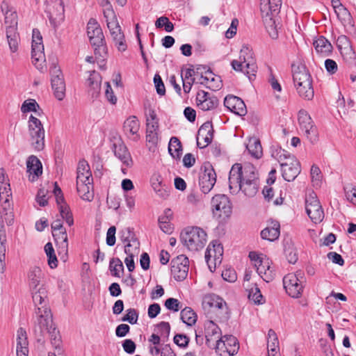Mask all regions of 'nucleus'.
<instances>
[{
  "label": "nucleus",
  "mask_w": 356,
  "mask_h": 356,
  "mask_svg": "<svg viewBox=\"0 0 356 356\" xmlns=\"http://www.w3.org/2000/svg\"><path fill=\"white\" fill-rule=\"evenodd\" d=\"M230 192L236 194L239 191L248 196L254 197L258 192L259 178L256 168L251 163H235L229 175Z\"/></svg>",
  "instance_id": "nucleus-1"
},
{
  "label": "nucleus",
  "mask_w": 356,
  "mask_h": 356,
  "mask_svg": "<svg viewBox=\"0 0 356 356\" xmlns=\"http://www.w3.org/2000/svg\"><path fill=\"white\" fill-rule=\"evenodd\" d=\"M0 8L4 16L3 24L6 29V36L9 49L11 53H16L18 51L20 42L19 34L17 31V12L6 1H3Z\"/></svg>",
  "instance_id": "nucleus-2"
},
{
  "label": "nucleus",
  "mask_w": 356,
  "mask_h": 356,
  "mask_svg": "<svg viewBox=\"0 0 356 356\" xmlns=\"http://www.w3.org/2000/svg\"><path fill=\"white\" fill-rule=\"evenodd\" d=\"M293 81L294 87L300 97L311 100L314 95L312 79L307 69L302 64L292 65Z\"/></svg>",
  "instance_id": "nucleus-3"
},
{
  "label": "nucleus",
  "mask_w": 356,
  "mask_h": 356,
  "mask_svg": "<svg viewBox=\"0 0 356 356\" xmlns=\"http://www.w3.org/2000/svg\"><path fill=\"white\" fill-rule=\"evenodd\" d=\"M272 156L281 166L283 178L287 181H293L300 172V165L296 158L283 149H277Z\"/></svg>",
  "instance_id": "nucleus-4"
},
{
  "label": "nucleus",
  "mask_w": 356,
  "mask_h": 356,
  "mask_svg": "<svg viewBox=\"0 0 356 356\" xmlns=\"http://www.w3.org/2000/svg\"><path fill=\"white\" fill-rule=\"evenodd\" d=\"M231 65L233 70L243 72L251 80L255 76L257 70L252 49L248 44H243L240 50L238 59L233 60Z\"/></svg>",
  "instance_id": "nucleus-5"
},
{
  "label": "nucleus",
  "mask_w": 356,
  "mask_h": 356,
  "mask_svg": "<svg viewBox=\"0 0 356 356\" xmlns=\"http://www.w3.org/2000/svg\"><path fill=\"white\" fill-rule=\"evenodd\" d=\"M260 1V10L263 21L271 37L275 38L277 37V33L274 31L276 28L275 17L280 13L282 0Z\"/></svg>",
  "instance_id": "nucleus-6"
},
{
  "label": "nucleus",
  "mask_w": 356,
  "mask_h": 356,
  "mask_svg": "<svg viewBox=\"0 0 356 356\" xmlns=\"http://www.w3.org/2000/svg\"><path fill=\"white\" fill-rule=\"evenodd\" d=\"M181 240L189 251L197 252L205 246L207 242V234L199 227H189L181 234Z\"/></svg>",
  "instance_id": "nucleus-7"
},
{
  "label": "nucleus",
  "mask_w": 356,
  "mask_h": 356,
  "mask_svg": "<svg viewBox=\"0 0 356 356\" xmlns=\"http://www.w3.org/2000/svg\"><path fill=\"white\" fill-rule=\"evenodd\" d=\"M42 269L38 266L30 268L28 275V284L32 293L34 304H41L47 299V291L41 284L42 279Z\"/></svg>",
  "instance_id": "nucleus-8"
},
{
  "label": "nucleus",
  "mask_w": 356,
  "mask_h": 356,
  "mask_svg": "<svg viewBox=\"0 0 356 356\" xmlns=\"http://www.w3.org/2000/svg\"><path fill=\"white\" fill-rule=\"evenodd\" d=\"M36 307L35 314L38 316V325L42 334L45 332L50 335L51 339L55 335L60 336L53 323L52 315L50 309L47 307V299L41 304H35Z\"/></svg>",
  "instance_id": "nucleus-9"
},
{
  "label": "nucleus",
  "mask_w": 356,
  "mask_h": 356,
  "mask_svg": "<svg viewBox=\"0 0 356 356\" xmlns=\"http://www.w3.org/2000/svg\"><path fill=\"white\" fill-rule=\"evenodd\" d=\"M249 258L264 281L270 282L274 279L275 270L272 266V261L266 255L250 252Z\"/></svg>",
  "instance_id": "nucleus-10"
},
{
  "label": "nucleus",
  "mask_w": 356,
  "mask_h": 356,
  "mask_svg": "<svg viewBox=\"0 0 356 356\" xmlns=\"http://www.w3.org/2000/svg\"><path fill=\"white\" fill-rule=\"evenodd\" d=\"M28 128L31 146L35 151L42 150L45 145V131L41 121L31 115L28 121Z\"/></svg>",
  "instance_id": "nucleus-11"
},
{
  "label": "nucleus",
  "mask_w": 356,
  "mask_h": 356,
  "mask_svg": "<svg viewBox=\"0 0 356 356\" xmlns=\"http://www.w3.org/2000/svg\"><path fill=\"white\" fill-rule=\"evenodd\" d=\"M305 278L301 272L289 273L283 278V284L286 293L293 298H299L304 291Z\"/></svg>",
  "instance_id": "nucleus-12"
},
{
  "label": "nucleus",
  "mask_w": 356,
  "mask_h": 356,
  "mask_svg": "<svg viewBox=\"0 0 356 356\" xmlns=\"http://www.w3.org/2000/svg\"><path fill=\"white\" fill-rule=\"evenodd\" d=\"M211 209L215 218L225 220L232 213V204L227 195L217 194L211 198Z\"/></svg>",
  "instance_id": "nucleus-13"
},
{
  "label": "nucleus",
  "mask_w": 356,
  "mask_h": 356,
  "mask_svg": "<svg viewBox=\"0 0 356 356\" xmlns=\"http://www.w3.org/2000/svg\"><path fill=\"white\" fill-rule=\"evenodd\" d=\"M87 35L90 44L95 47V53H106L104 36L102 30L95 19H90L87 24Z\"/></svg>",
  "instance_id": "nucleus-14"
},
{
  "label": "nucleus",
  "mask_w": 356,
  "mask_h": 356,
  "mask_svg": "<svg viewBox=\"0 0 356 356\" xmlns=\"http://www.w3.org/2000/svg\"><path fill=\"white\" fill-rule=\"evenodd\" d=\"M32 51L31 57L32 62L34 65L40 72L46 70L45 56L44 53V45L42 44V38L38 30H33L32 39Z\"/></svg>",
  "instance_id": "nucleus-15"
},
{
  "label": "nucleus",
  "mask_w": 356,
  "mask_h": 356,
  "mask_svg": "<svg viewBox=\"0 0 356 356\" xmlns=\"http://www.w3.org/2000/svg\"><path fill=\"white\" fill-rule=\"evenodd\" d=\"M214 348L220 356H233L237 353L239 344L235 337L225 335L217 341Z\"/></svg>",
  "instance_id": "nucleus-16"
},
{
  "label": "nucleus",
  "mask_w": 356,
  "mask_h": 356,
  "mask_svg": "<svg viewBox=\"0 0 356 356\" xmlns=\"http://www.w3.org/2000/svg\"><path fill=\"white\" fill-rule=\"evenodd\" d=\"M298 122L300 129L305 134L307 138L312 143L318 140V131L314 122L305 110H300L298 113Z\"/></svg>",
  "instance_id": "nucleus-17"
},
{
  "label": "nucleus",
  "mask_w": 356,
  "mask_h": 356,
  "mask_svg": "<svg viewBox=\"0 0 356 356\" xmlns=\"http://www.w3.org/2000/svg\"><path fill=\"white\" fill-rule=\"evenodd\" d=\"M50 74L54 95L58 100H63L65 96V83L60 69L54 63L50 67Z\"/></svg>",
  "instance_id": "nucleus-18"
},
{
  "label": "nucleus",
  "mask_w": 356,
  "mask_h": 356,
  "mask_svg": "<svg viewBox=\"0 0 356 356\" xmlns=\"http://www.w3.org/2000/svg\"><path fill=\"white\" fill-rule=\"evenodd\" d=\"M305 209L307 215L314 223L321 222L324 218V211L316 195L314 193L307 196Z\"/></svg>",
  "instance_id": "nucleus-19"
},
{
  "label": "nucleus",
  "mask_w": 356,
  "mask_h": 356,
  "mask_svg": "<svg viewBox=\"0 0 356 356\" xmlns=\"http://www.w3.org/2000/svg\"><path fill=\"white\" fill-rule=\"evenodd\" d=\"M189 270V260L184 254L174 258L171 261V273L177 281H182L187 277Z\"/></svg>",
  "instance_id": "nucleus-20"
},
{
  "label": "nucleus",
  "mask_w": 356,
  "mask_h": 356,
  "mask_svg": "<svg viewBox=\"0 0 356 356\" xmlns=\"http://www.w3.org/2000/svg\"><path fill=\"white\" fill-rule=\"evenodd\" d=\"M222 255L223 248L221 244L211 243L208 245L205 252V260L211 272L215 270L216 266L221 264Z\"/></svg>",
  "instance_id": "nucleus-21"
},
{
  "label": "nucleus",
  "mask_w": 356,
  "mask_h": 356,
  "mask_svg": "<svg viewBox=\"0 0 356 356\" xmlns=\"http://www.w3.org/2000/svg\"><path fill=\"white\" fill-rule=\"evenodd\" d=\"M54 193L61 218L70 227L74 225L73 215L64 200L61 189L58 187L56 182L54 183Z\"/></svg>",
  "instance_id": "nucleus-22"
},
{
  "label": "nucleus",
  "mask_w": 356,
  "mask_h": 356,
  "mask_svg": "<svg viewBox=\"0 0 356 356\" xmlns=\"http://www.w3.org/2000/svg\"><path fill=\"white\" fill-rule=\"evenodd\" d=\"M332 7L344 28L348 30H352L354 26L353 17L348 10L341 3L340 0H332Z\"/></svg>",
  "instance_id": "nucleus-23"
},
{
  "label": "nucleus",
  "mask_w": 356,
  "mask_h": 356,
  "mask_svg": "<svg viewBox=\"0 0 356 356\" xmlns=\"http://www.w3.org/2000/svg\"><path fill=\"white\" fill-rule=\"evenodd\" d=\"M216 182V174L211 165L204 166L200 173L199 185L201 191L204 194L209 193L213 188Z\"/></svg>",
  "instance_id": "nucleus-24"
},
{
  "label": "nucleus",
  "mask_w": 356,
  "mask_h": 356,
  "mask_svg": "<svg viewBox=\"0 0 356 356\" xmlns=\"http://www.w3.org/2000/svg\"><path fill=\"white\" fill-rule=\"evenodd\" d=\"M196 83L204 85L207 88L214 91L218 90L222 86L220 77L216 76L209 70H205L204 72H200V75L199 79H197Z\"/></svg>",
  "instance_id": "nucleus-25"
},
{
  "label": "nucleus",
  "mask_w": 356,
  "mask_h": 356,
  "mask_svg": "<svg viewBox=\"0 0 356 356\" xmlns=\"http://www.w3.org/2000/svg\"><path fill=\"white\" fill-rule=\"evenodd\" d=\"M204 336L207 346L214 347L221 338V330L213 321H207L204 323Z\"/></svg>",
  "instance_id": "nucleus-26"
},
{
  "label": "nucleus",
  "mask_w": 356,
  "mask_h": 356,
  "mask_svg": "<svg viewBox=\"0 0 356 356\" xmlns=\"http://www.w3.org/2000/svg\"><path fill=\"white\" fill-rule=\"evenodd\" d=\"M197 106L202 111H209L215 108L218 104V100L204 90H200L196 95Z\"/></svg>",
  "instance_id": "nucleus-27"
},
{
  "label": "nucleus",
  "mask_w": 356,
  "mask_h": 356,
  "mask_svg": "<svg viewBox=\"0 0 356 356\" xmlns=\"http://www.w3.org/2000/svg\"><path fill=\"white\" fill-rule=\"evenodd\" d=\"M212 124L207 122L204 123L199 129L197 134V145L200 148L207 147L212 140Z\"/></svg>",
  "instance_id": "nucleus-28"
},
{
  "label": "nucleus",
  "mask_w": 356,
  "mask_h": 356,
  "mask_svg": "<svg viewBox=\"0 0 356 356\" xmlns=\"http://www.w3.org/2000/svg\"><path fill=\"white\" fill-rule=\"evenodd\" d=\"M201 68H197V71L193 69L188 68L183 71L181 74L183 90L186 94L189 93L191 90L193 85L197 81L200 75Z\"/></svg>",
  "instance_id": "nucleus-29"
},
{
  "label": "nucleus",
  "mask_w": 356,
  "mask_h": 356,
  "mask_svg": "<svg viewBox=\"0 0 356 356\" xmlns=\"http://www.w3.org/2000/svg\"><path fill=\"white\" fill-rule=\"evenodd\" d=\"M202 304L205 308H209L212 312L218 310L220 314H222L227 309L226 302L215 294L205 296Z\"/></svg>",
  "instance_id": "nucleus-30"
},
{
  "label": "nucleus",
  "mask_w": 356,
  "mask_h": 356,
  "mask_svg": "<svg viewBox=\"0 0 356 356\" xmlns=\"http://www.w3.org/2000/svg\"><path fill=\"white\" fill-rule=\"evenodd\" d=\"M224 105L232 112L240 116H243L247 113V109L243 101L236 96L230 95L225 98Z\"/></svg>",
  "instance_id": "nucleus-31"
},
{
  "label": "nucleus",
  "mask_w": 356,
  "mask_h": 356,
  "mask_svg": "<svg viewBox=\"0 0 356 356\" xmlns=\"http://www.w3.org/2000/svg\"><path fill=\"white\" fill-rule=\"evenodd\" d=\"M140 122L136 116L129 117L124 122L123 130L127 137L134 141L140 138Z\"/></svg>",
  "instance_id": "nucleus-32"
},
{
  "label": "nucleus",
  "mask_w": 356,
  "mask_h": 356,
  "mask_svg": "<svg viewBox=\"0 0 356 356\" xmlns=\"http://www.w3.org/2000/svg\"><path fill=\"white\" fill-rule=\"evenodd\" d=\"M113 149L115 156L122 162V163L127 167H131L133 164V161L131 154L124 145V144L118 141L113 144Z\"/></svg>",
  "instance_id": "nucleus-33"
},
{
  "label": "nucleus",
  "mask_w": 356,
  "mask_h": 356,
  "mask_svg": "<svg viewBox=\"0 0 356 356\" xmlns=\"http://www.w3.org/2000/svg\"><path fill=\"white\" fill-rule=\"evenodd\" d=\"M27 173L29 179L35 181L42 173V165L40 161L35 156H30L26 161Z\"/></svg>",
  "instance_id": "nucleus-34"
},
{
  "label": "nucleus",
  "mask_w": 356,
  "mask_h": 356,
  "mask_svg": "<svg viewBox=\"0 0 356 356\" xmlns=\"http://www.w3.org/2000/svg\"><path fill=\"white\" fill-rule=\"evenodd\" d=\"M16 353L17 356L29 355V341L26 330L20 327L17 331L16 339Z\"/></svg>",
  "instance_id": "nucleus-35"
},
{
  "label": "nucleus",
  "mask_w": 356,
  "mask_h": 356,
  "mask_svg": "<svg viewBox=\"0 0 356 356\" xmlns=\"http://www.w3.org/2000/svg\"><path fill=\"white\" fill-rule=\"evenodd\" d=\"M102 77L100 74L95 70L90 72L86 83L88 87V92L92 97H97L101 90Z\"/></svg>",
  "instance_id": "nucleus-36"
},
{
  "label": "nucleus",
  "mask_w": 356,
  "mask_h": 356,
  "mask_svg": "<svg viewBox=\"0 0 356 356\" xmlns=\"http://www.w3.org/2000/svg\"><path fill=\"white\" fill-rule=\"evenodd\" d=\"M151 186L158 196L165 198L169 195V188L163 183L162 177L159 174H154L150 179Z\"/></svg>",
  "instance_id": "nucleus-37"
},
{
  "label": "nucleus",
  "mask_w": 356,
  "mask_h": 356,
  "mask_svg": "<svg viewBox=\"0 0 356 356\" xmlns=\"http://www.w3.org/2000/svg\"><path fill=\"white\" fill-rule=\"evenodd\" d=\"M267 350V356H281L278 337L275 332L272 329H270L268 332Z\"/></svg>",
  "instance_id": "nucleus-38"
},
{
  "label": "nucleus",
  "mask_w": 356,
  "mask_h": 356,
  "mask_svg": "<svg viewBox=\"0 0 356 356\" xmlns=\"http://www.w3.org/2000/svg\"><path fill=\"white\" fill-rule=\"evenodd\" d=\"M11 196V189L9 180L6 176L3 169H0V200L5 204L9 202Z\"/></svg>",
  "instance_id": "nucleus-39"
},
{
  "label": "nucleus",
  "mask_w": 356,
  "mask_h": 356,
  "mask_svg": "<svg viewBox=\"0 0 356 356\" xmlns=\"http://www.w3.org/2000/svg\"><path fill=\"white\" fill-rule=\"evenodd\" d=\"M76 174V183L92 181L90 166L85 160L79 161Z\"/></svg>",
  "instance_id": "nucleus-40"
},
{
  "label": "nucleus",
  "mask_w": 356,
  "mask_h": 356,
  "mask_svg": "<svg viewBox=\"0 0 356 356\" xmlns=\"http://www.w3.org/2000/svg\"><path fill=\"white\" fill-rule=\"evenodd\" d=\"M280 223L277 221H272L267 227L261 231V238L270 241L277 239L280 234Z\"/></svg>",
  "instance_id": "nucleus-41"
},
{
  "label": "nucleus",
  "mask_w": 356,
  "mask_h": 356,
  "mask_svg": "<svg viewBox=\"0 0 356 356\" xmlns=\"http://www.w3.org/2000/svg\"><path fill=\"white\" fill-rule=\"evenodd\" d=\"M313 44L316 52L324 56H328L332 51L331 43L323 36L318 37Z\"/></svg>",
  "instance_id": "nucleus-42"
},
{
  "label": "nucleus",
  "mask_w": 356,
  "mask_h": 356,
  "mask_svg": "<svg viewBox=\"0 0 356 356\" xmlns=\"http://www.w3.org/2000/svg\"><path fill=\"white\" fill-rule=\"evenodd\" d=\"M52 234L60 252L67 254L68 251V238L66 229L53 232Z\"/></svg>",
  "instance_id": "nucleus-43"
},
{
  "label": "nucleus",
  "mask_w": 356,
  "mask_h": 356,
  "mask_svg": "<svg viewBox=\"0 0 356 356\" xmlns=\"http://www.w3.org/2000/svg\"><path fill=\"white\" fill-rule=\"evenodd\" d=\"M92 181L76 183V189L80 197L90 202L93 199Z\"/></svg>",
  "instance_id": "nucleus-44"
},
{
  "label": "nucleus",
  "mask_w": 356,
  "mask_h": 356,
  "mask_svg": "<svg viewBox=\"0 0 356 356\" xmlns=\"http://www.w3.org/2000/svg\"><path fill=\"white\" fill-rule=\"evenodd\" d=\"M110 33L118 50L121 52L124 51L127 48V45L121 28L110 31Z\"/></svg>",
  "instance_id": "nucleus-45"
},
{
  "label": "nucleus",
  "mask_w": 356,
  "mask_h": 356,
  "mask_svg": "<svg viewBox=\"0 0 356 356\" xmlns=\"http://www.w3.org/2000/svg\"><path fill=\"white\" fill-rule=\"evenodd\" d=\"M108 8L104 10V15L106 18L107 26L109 31L115 30L120 28L113 10L111 8L108 1H106Z\"/></svg>",
  "instance_id": "nucleus-46"
},
{
  "label": "nucleus",
  "mask_w": 356,
  "mask_h": 356,
  "mask_svg": "<svg viewBox=\"0 0 356 356\" xmlns=\"http://www.w3.org/2000/svg\"><path fill=\"white\" fill-rule=\"evenodd\" d=\"M249 153L254 158L259 159L263 155L262 147L257 138H250L246 145Z\"/></svg>",
  "instance_id": "nucleus-47"
},
{
  "label": "nucleus",
  "mask_w": 356,
  "mask_h": 356,
  "mask_svg": "<svg viewBox=\"0 0 356 356\" xmlns=\"http://www.w3.org/2000/svg\"><path fill=\"white\" fill-rule=\"evenodd\" d=\"M168 152L174 159H179L182 154V147L177 137H172L168 145Z\"/></svg>",
  "instance_id": "nucleus-48"
},
{
  "label": "nucleus",
  "mask_w": 356,
  "mask_h": 356,
  "mask_svg": "<svg viewBox=\"0 0 356 356\" xmlns=\"http://www.w3.org/2000/svg\"><path fill=\"white\" fill-rule=\"evenodd\" d=\"M140 252L139 241L132 237L128 240L127 243L124 245V252L127 256L137 257Z\"/></svg>",
  "instance_id": "nucleus-49"
},
{
  "label": "nucleus",
  "mask_w": 356,
  "mask_h": 356,
  "mask_svg": "<svg viewBox=\"0 0 356 356\" xmlns=\"http://www.w3.org/2000/svg\"><path fill=\"white\" fill-rule=\"evenodd\" d=\"M248 291L249 300L252 301L255 305H262L265 302V298L256 284Z\"/></svg>",
  "instance_id": "nucleus-50"
},
{
  "label": "nucleus",
  "mask_w": 356,
  "mask_h": 356,
  "mask_svg": "<svg viewBox=\"0 0 356 356\" xmlns=\"http://www.w3.org/2000/svg\"><path fill=\"white\" fill-rule=\"evenodd\" d=\"M181 319L187 325H194L197 321V315L190 307H185L181 311Z\"/></svg>",
  "instance_id": "nucleus-51"
},
{
  "label": "nucleus",
  "mask_w": 356,
  "mask_h": 356,
  "mask_svg": "<svg viewBox=\"0 0 356 356\" xmlns=\"http://www.w3.org/2000/svg\"><path fill=\"white\" fill-rule=\"evenodd\" d=\"M40 106L34 99H27L24 101L22 105L21 111L22 113H28L30 111L35 112V114L40 115Z\"/></svg>",
  "instance_id": "nucleus-52"
},
{
  "label": "nucleus",
  "mask_w": 356,
  "mask_h": 356,
  "mask_svg": "<svg viewBox=\"0 0 356 356\" xmlns=\"http://www.w3.org/2000/svg\"><path fill=\"white\" fill-rule=\"evenodd\" d=\"M109 267L112 275L115 277H120L124 270L122 262L118 258L113 259L110 261Z\"/></svg>",
  "instance_id": "nucleus-53"
},
{
  "label": "nucleus",
  "mask_w": 356,
  "mask_h": 356,
  "mask_svg": "<svg viewBox=\"0 0 356 356\" xmlns=\"http://www.w3.org/2000/svg\"><path fill=\"white\" fill-rule=\"evenodd\" d=\"M155 26L156 28H162L164 27L165 31L172 32L174 29L173 24L169 20L167 17H159L156 22Z\"/></svg>",
  "instance_id": "nucleus-54"
},
{
  "label": "nucleus",
  "mask_w": 356,
  "mask_h": 356,
  "mask_svg": "<svg viewBox=\"0 0 356 356\" xmlns=\"http://www.w3.org/2000/svg\"><path fill=\"white\" fill-rule=\"evenodd\" d=\"M51 344L55 348L54 353H49L48 356H64L61 348L60 337L55 335L54 339H51Z\"/></svg>",
  "instance_id": "nucleus-55"
},
{
  "label": "nucleus",
  "mask_w": 356,
  "mask_h": 356,
  "mask_svg": "<svg viewBox=\"0 0 356 356\" xmlns=\"http://www.w3.org/2000/svg\"><path fill=\"white\" fill-rule=\"evenodd\" d=\"M11 213H8L6 207L0 210V229L4 227V222L8 225H11L13 222V218Z\"/></svg>",
  "instance_id": "nucleus-56"
},
{
  "label": "nucleus",
  "mask_w": 356,
  "mask_h": 356,
  "mask_svg": "<svg viewBox=\"0 0 356 356\" xmlns=\"http://www.w3.org/2000/svg\"><path fill=\"white\" fill-rule=\"evenodd\" d=\"M339 51L346 62L352 63L355 60V55L351 45L346 47V49L343 48Z\"/></svg>",
  "instance_id": "nucleus-57"
},
{
  "label": "nucleus",
  "mask_w": 356,
  "mask_h": 356,
  "mask_svg": "<svg viewBox=\"0 0 356 356\" xmlns=\"http://www.w3.org/2000/svg\"><path fill=\"white\" fill-rule=\"evenodd\" d=\"M126 314L122 317V321H127L131 324L136 323L138 318V313L134 309H129L126 311Z\"/></svg>",
  "instance_id": "nucleus-58"
},
{
  "label": "nucleus",
  "mask_w": 356,
  "mask_h": 356,
  "mask_svg": "<svg viewBox=\"0 0 356 356\" xmlns=\"http://www.w3.org/2000/svg\"><path fill=\"white\" fill-rule=\"evenodd\" d=\"M105 84V97L110 104H111L112 105H115L117 103L118 98L115 95L110 83L108 82H106Z\"/></svg>",
  "instance_id": "nucleus-59"
},
{
  "label": "nucleus",
  "mask_w": 356,
  "mask_h": 356,
  "mask_svg": "<svg viewBox=\"0 0 356 356\" xmlns=\"http://www.w3.org/2000/svg\"><path fill=\"white\" fill-rule=\"evenodd\" d=\"M346 199L354 205H356V187L353 186L344 188Z\"/></svg>",
  "instance_id": "nucleus-60"
},
{
  "label": "nucleus",
  "mask_w": 356,
  "mask_h": 356,
  "mask_svg": "<svg viewBox=\"0 0 356 356\" xmlns=\"http://www.w3.org/2000/svg\"><path fill=\"white\" fill-rule=\"evenodd\" d=\"M158 333L161 337L168 338L170 334V326L167 322H161L157 325Z\"/></svg>",
  "instance_id": "nucleus-61"
},
{
  "label": "nucleus",
  "mask_w": 356,
  "mask_h": 356,
  "mask_svg": "<svg viewBox=\"0 0 356 356\" xmlns=\"http://www.w3.org/2000/svg\"><path fill=\"white\" fill-rule=\"evenodd\" d=\"M222 278L229 282H234L236 280L237 276L235 270L233 268H229L225 269L222 272Z\"/></svg>",
  "instance_id": "nucleus-62"
},
{
  "label": "nucleus",
  "mask_w": 356,
  "mask_h": 356,
  "mask_svg": "<svg viewBox=\"0 0 356 356\" xmlns=\"http://www.w3.org/2000/svg\"><path fill=\"white\" fill-rule=\"evenodd\" d=\"M179 302L177 299L170 298L165 302V306L169 310L178 312L180 309Z\"/></svg>",
  "instance_id": "nucleus-63"
},
{
  "label": "nucleus",
  "mask_w": 356,
  "mask_h": 356,
  "mask_svg": "<svg viewBox=\"0 0 356 356\" xmlns=\"http://www.w3.org/2000/svg\"><path fill=\"white\" fill-rule=\"evenodd\" d=\"M238 25V20L236 18L233 19L229 28L225 32V37L227 38L231 39L236 34Z\"/></svg>",
  "instance_id": "nucleus-64"
}]
</instances>
